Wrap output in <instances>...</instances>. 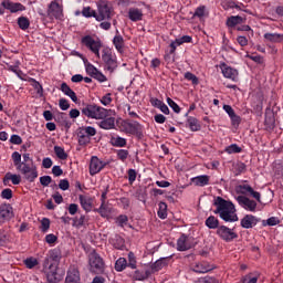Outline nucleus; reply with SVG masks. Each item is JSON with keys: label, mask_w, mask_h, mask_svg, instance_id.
Returning <instances> with one entry per match:
<instances>
[{"label": "nucleus", "mask_w": 283, "mask_h": 283, "mask_svg": "<svg viewBox=\"0 0 283 283\" xmlns=\"http://www.w3.org/2000/svg\"><path fill=\"white\" fill-rule=\"evenodd\" d=\"M259 220L253 214H247L241 219V227L243 229H253L258 224Z\"/></svg>", "instance_id": "nucleus-20"}, {"label": "nucleus", "mask_w": 283, "mask_h": 283, "mask_svg": "<svg viewBox=\"0 0 283 283\" xmlns=\"http://www.w3.org/2000/svg\"><path fill=\"white\" fill-rule=\"evenodd\" d=\"M18 25L20 30H28V28H30V19L25 17L18 18Z\"/></svg>", "instance_id": "nucleus-44"}, {"label": "nucleus", "mask_w": 283, "mask_h": 283, "mask_svg": "<svg viewBox=\"0 0 283 283\" xmlns=\"http://www.w3.org/2000/svg\"><path fill=\"white\" fill-rule=\"evenodd\" d=\"M97 72H98V69H96V66H94L93 64H87L86 65V73L90 76H96Z\"/></svg>", "instance_id": "nucleus-62"}, {"label": "nucleus", "mask_w": 283, "mask_h": 283, "mask_svg": "<svg viewBox=\"0 0 283 283\" xmlns=\"http://www.w3.org/2000/svg\"><path fill=\"white\" fill-rule=\"evenodd\" d=\"M113 45L115 46L117 52L123 54V52L125 50V39H123V35H120V34L115 35L113 39Z\"/></svg>", "instance_id": "nucleus-27"}, {"label": "nucleus", "mask_w": 283, "mask_h": 283, "mask_svg": "<svg viewBox=\"0 0 283 283\" xmlns=\"http://www.w3.org/2000/svg\"><path fill=\"white\" fill-rule=\"evenodd\" d=\"M205 17H209V11H207V7L206 6H199L196 10L195 13L192 14V19H200V21H202V19H205Z\"/></svg>", "instance_id": "nucleus-31"}, {"label": "nucleus", "mask_w": 283, "mask_h": 283, "mask_svg": "<svg viewBox=\"0 0 283 283\" xmlns=\"http://www.w3.org/2000/svg\"><path fill=\"white\" fill-rule=\"evenodd\" d=\"M167 103L175 114H180V106L171 97H167Z\"/></svg>", "instance_id": "nucleus-54"}, {"label": "nucleus", "mask_w": 283, "mask_h": 283, "mask_svg": "<svg viewBox=\"0 0 283 283\" xmlns=\"http://www.w3.org/2000/svg\"><path fill=\"white\" fill-rule=\"evenodd\" d=\"M158 207H159V210L157 211L158 218H160V220L167 219V203L161 201L159 202Z\"/></svg>", "instance_id": "nucleus-39"}, {"label": "nucleus", "mask_w": 283, "mask_h": 283, "mask_svg": "<svg viewBox=\"0 0 283 283\" xmlns=\"http://www.w3.org/2000/svg\"><path fill=\"white\" fill-rule=\"evenodd\" d=\"M66 283H81V273L76 269H71L67 271L65 279Z\"/></svg>", "instance_id": "nucleus-23"}, {"label": "nucleus", "mask_w": 283, "mask_h": 283, "mask_svg": "<svg viewBox=\"0 0 283 283\" xmlns=\"http://www.w3.org/2000/svg\"><path fill=\"white\" fill-rule=\"evenodd\" d=\"M222 75L224 78H229L233 83H238L240 81V72L237 69L229 66V64L222 62L219 64Z\"/></svg>", "instance_id": "nucleus-10"}, {"label": "nucleus", "mask_w": 283, "mask_h": 283, "mask_svg": "<svg viewBox=\"0 0 283 283\" xmlns=\"http://www.w3.org/2000/svg\"><path fill=\"white\" fill-rule=\"evenodd\" d=\"M1 7L4 10H9L11 14H15L17 12H25V6L21 4L20 2H12L10 0H4L1 2Z\"/></svg>", "instance_id": "nucleus-14"}, {"label": "nucleus", "mask_w": 283, "mask_h": 283, "mask_svg": "<svg viewBox=\"0 0 283 283\" xmlns=\"http://www.w3.org/2000/svg\"><path fill=\"white\" fill-rule=\"evenodd\" d=\"M77 136H78V145H81V147H87V145L92 143V137L85 135L83 130H81Z\"/></svg>", "instance_id": "nucleus-34"}, {"label": "nucleus", "mask_w": 283, "mask_h": 283, "mask_svg": "<svg viewBox=\"0 0 283 283\" xmlns=\"http://www.w3.org/2000/svg\"><path fill=\"white\" fill-rule=\"evenodd\" d=\"M263 38L270 43H283V34L280 33H265Z\"/></svg>", "instance_id": "nucleus-30"}, {"label": "nucleus", "mask_w": 283, "mask_h": 283, "mask_svg": "<svg viewBox=\"0 0 283 283\" xmlns=\"http://www.w3.org/2000/svg\"><path fill=\"white\" fill-rule=\"evenodd\" d=\"M102 61L104 63V70H106L111 74H114V72H116V67H118V59L116 57V54L112 52V50L105 49L102 52Z\"/></svg>", "instance_id": "nucleus-7"}, {"label": "nucleus", "mask_w": 283, "mask_h": 283, "mask_svg": "<svg viewBox=\"0 0 283 283\" xmlns=\"http://www.w3.org/2000/svg\"><path fill=\"white\" fill-rule=\"evenodd\" d=\"M128 18L130 19V21H143V10L138 9V8H130L128 10Z\"/></svg>", "instance_id": "nucleus-28"}, {"label": "nucleus", "mask_w": 283, "mask_h": 283, "mask_svg": "<svg viewBox=\"0 0 283 283\" xmlns=\"http://www.w3.org/2000/svg\"><path fill=\"white\" fill-rule=\"evenodd\" d=\"M127 175H128L129 185H134V182H136V178L138 176V172H136L135 169L130 168V169H128Z\"/></svg>", "instance_id": "nucleus-56"}, {"label": "nucleus", "mask_w": 283, "mask_h": 283, "mask_svg": "<svg viewBox=\"0 0 283 283\" xmlns=\"http://www.w3.org/2000/svg\"><path fill=\"white\" fill-rule=\"evenodd\" d=\"M109 144L112 147H127V139L118 135H113L111 136Z\"/></svg>", "instance_id": "nucleus-25"}, {"label": "nucleus", "mask_w": 283, "mask_h": 283, "mask_svg": "<svg viewBox=\"0 0 283 283\" xmlns=\"http://www.w3.org/2000/svg\"><path fill=\"white\" fill-rule=\"evenodd\" d=\"M237 202L240 205V207H242V209H245V211H251L252 213H255L258 209V202L249 199L247 196L237 197Z\"/></svg>", "instance_id": "nucleus-13"}, {"label": "nucleus", "mask_w": 283, "mask_h": 283, "mask_svg": "<svg viewBox=\"0 0 283 283\" xmlns=\"http://www.w3.org/2000/svg\"><path fill=\"white\" fill-rule=\"evenodd\" d=\"M82 17H85V19H95L96 20V10L92 9V7H84L82 9Z\"/></svg>", "instance_id": "nucleus-38"}, {"label": "nucleus", "mask_w": 283, "mask_h": 283, "mask_svg": "<svg viewBox=\"0 0 283 283\" xmlns=\"http://www.w3.org/2000/svg\"><path fill=\"white\" fill-rule=\"evenodd\" d=\"M61 92H63V94H65V96H70L71 101H73V103H77L78 102V97L76 96V93L70 87V85H67V83L63 82L61 84Z\"/></svg>", "instance_id": "nucleus-24"}, {"label": "nucleus", "mask_w": 283, "mask_h": 283, "mask_svg": "<svg viewBox=\"0 0 283 283\" xmlns=\"http://www.w3.org/2000/svg\"><path fill=\"white\" fill-rule=\"evenodd\" d=\"M23 176L29 182H34L39 178V170L36 169V166H33Z\"/></svg>", "instance_id": "nucleus-32"}, {"label": "nucleus", "mask_w": 283, "mask_h": 283, "mask_svg": "<svg viewBox=\"0 0 283 283\" xmlns=\"http://www.w3.org/2000/svg\"><path fill=\"white\" fill-rule=\"evenodd\" d=\"M165 266H167V258H161L151 265V270L158 272L165 269Z\"/></svg>", "instance_id": "nucleus-36"}, {"label": "nucleus", "mask_w": 283, "mask_h": 283, "mask_svg": "<svg viewBox=\"0 0 283 283\" xmlns=\"http://www.w3.org/2000/svg\"><path fill=\"white\" fill-rule=\"evenodd\" d=\"M20 65H21L20 62L15 63V64L8 65V70H9V72H13L14 74H17L19 76V74H21V69L19 67Z\"/></svg>", "instance_id": "nucleus-60"}, {"label": "nucleus", "mask_w": 283, "mask_h": 283, "mask_svg": "<svg viewBox=\"0 0 283 283\" xmlns=\"http://www.w3.org/2000/svg\"><path fill=\"white\" fill-rule=\"evenodd\" d=\"M34 166V163H21V165H19L17 169L23 176L24 174H28V171H30V169L33 168Z\"/></svg>", "instance_id": "nucleus-42"}, {"label": "nucleus", "mask_w": 283, "mask_h": 283, "mask_svg": "<svg viewBox=\"0 0 283 283\" xmlns=\"http://www.w3.org/2000/svg\"><path fill=\"white\" fill-rule=\"evenodd\" d=\"M220 221L218 220V218L210 216L207 220H206V227H208V229H219Z\"/></svg>", "instance_id": "nucleus-37"}, {"label": "nucleus", "mask_w": 283, "mask_h": 283, "mask_svg": "<svg viewBox=\"0 0 283 283\" xmlns=\"http://www.w3.org/2000/svg\"><path fill=\"white\" fill-rule=\"evenodd\" d=\"M46 280L49 283L61 282V275H59V272H56V265H54V263L49 264V271H46Z\"/></svg>", "instance_id": "nucleus-16"}, {"label": "nucleus", "mask_w": 283, "mask_h": 283, "mask_svg": "<svg viewBox=\"0 0 283 283\" xmlns=\"http://www.w3.org/2000/svg\"><path fill=\"white\" fill-rule=\"evenodd\" d=\"M61 258H63V255L61 254V249L50 250L48 259L44 262V266H48L50 264V260H52V262H54L55 264H59V262H61Z\"/></svg>", "instance_id": "nucleus-19"}, {"label": "nucleus", "mask_w": 283, "mask_h": 283, "mask_svg": "<svg viewBox=\"0 0 283 283\" xmlns=\"http://www.w3.org/2000/svg\"><path fill=\"white\" fill-rule=\"evenodd\" d=\"M184 77L186 78V81H191L192 85H198L200 83V81L198 80V76H196L191 72H186Z\"/></svg>", "instance_id": "nucleus-50"}, {"label": "nucleus", "mask_w": 283, "mask_h": 283, "mask_svg": "<svg viewBox=\"0 0 283 283\" xmlns=\"http://www.w3.org/2000/svg\"><path fill=\"white\" fill-rule=\"evenodd\" d=\"M113 101H114V98H112V93H106L105 95H103L99 98V103H102L104 105V107H109V105H112Z\"/></svg>", "instance_id": "nucleus-45"}, {"label": "nucleus", "mask_w": 283, "mask_h": 283, "mask_svg": "<svg viewBox=\"0 0 283 283\" xmlns=\"http://www.w3.org/2000/svg\"><path fill=\"white\" fill-rule=\"evenodd\" d=\"M23 262L27 269H34V266H39V260L32 256L27 258Z\"/></svg>", "instance_id": "nucleus-46"}, {"label": "nucleus", "mask_w": 283, "mask_h": 283, "mask_svg": "<svg viewBox=\"0 0 283 283\" xmlns=\"http://www.w3.org/2000/svg\"><path fill=\"white\" fill-rule=\"evenodd\" d=\"M244 21V18L240 15H231L227 19L226 25L227 28H235V25H240Z\"/></svg>", "instance_id": "nucleus-29"}, {"label": "nucleus", "mask_w": 283, "mask_h": 283, "mask_svg": "<svg viewBox=\"0 0 283 283\" xmlns=\"http://www.w3.org/2000/svg\"><path fill=\"white\" fill-rule=\"evenodd\" d=\"M230 119L232 127H240V123H242L240 115L234 113V115L230 116Z\"/></svg>", "instance_id": "nucleus-57"}, {"label": "nucleus", "mask_w": 283, "mask_h": 283, "mask_svg": "<svg viewBox=\"0 0 283 283\" xmlns=\"http://www.w3.org/2000/svg\"><path fill=\"white\" fill-rule=\"evenodd\" d=\"M2 200H12V189L7 188L1 191Z\"/></svg>", "instance_id": "nucleus-58"}, {"label": "nucleus", "mask_w": 283, "mask_h": 283, "mask_svg": "<svg viewBox=\"0 0 283 283\" xmlns=\"http://www.w3.org/2000/svg\"><path fill=\"white\" fill-rule=\"evenodd\" d=\"M54 154L60 160H67V153L61 146H54Z\"/></svg>", "instance_id": "nucleus-41"}, {"label": "nucleus", "mask_w": 283, "mask_h": 283, "mask_svg": "<svg viewBox=\"0 0 283 283\" xmlns=\"http://www.w3.org/2000/svg\"><path fill=\"white\" fill-rule=\"evenodd\" d=\"M242 283H258V276L251 277V274H248L241 279Z\"/></svg>", "instance_id": "nucleus-63"}, {"label": "nucleus", "mask_w": 283, "mask_h": 283, "mask_svg": "<svg viewBox=\"0 0 283 283\" xmlns=\"http://www.w3.org/2000/svg\"><path fill=\"white\" fill-rule=\"evenodd\" d=\"M101 129H114L116 127V118L105 117L99 123Z\"/></svg>", "instance_id": "nucleus-26"}, {"label": "nucleus", "mask_w": 283, "mask_h": 283, "mask_svg": "<svg viewBox=\"0 0 283 283\" xmlns=\"http://www.w3.org/2000/svg\"><path fill=\"white\" fill-rule=\"evenodd\" d=\"M127 222H129V218L126 214H120L116 218V223L118 224V227H125V224H127Z\"/></svg>", "instance_id": "nucleus-55"}, {"label": "nucleus", "mask_w": 283, "mask_h": 283, "mask_svg": "<svg viewBox=\"0 0 283 283\" xmlns=\"http://www.w3.org/2000/svg\"><path fill=\"white\" fill-rule=\"evenodd\" d=\"M82 45L87 48L97 59H101V48H103V43L101 39L94 38L92 35H85L81 39Z\"/></svg>", "instance_id": "nucleus-5"}, {"label": "nucleus", "mask_w": 283, "mask_h": 283, "mask_svg": "<svg viewBox=\"0 0 283 283\" xmlns=\"http://www.w3.org/2000/svg\"><path fill=\"white\" fill-rule=\"evenodd\" d=\"M217 235H219V238H221V240H224L226 242H231L235 240V238H238V233H235L227 226H220L217 229Z\"/></svg>", "instance_id": "nucleus-12"}, {"label": "nucleus", "mask_w": 283, "mask_h": 283, "mask_svg": "<svg viewBox=\"0 0 283 283\" xmlns=\"http://www.w3.org/2000/svg\"><path fill=\"white\" fill-rule=\"evenodd\" d=\"M221 7L223 10H233L235 9V1L234 0H222Z\"/></svg>", "instance_id": "nucleus-49"}, {"label": "nucleus", "mask_w": 283, "mask_h": 283, "mask_svg": "<svg viewBox=\"0 0 283 283\" xmlns=\"http://www.w3.org/2000/svg\"><path fill=\"white\" fill-rule=\"evenodd\" d=\"M216 269V265L209 263L208 261H197L190 265V270L193 271V273H209V271H213Z\"/></svg>", "instance_id": "nucleus-11"}, {"label": "nucleus", "mask_w": 283, "mask_h": 283, "mask_svg": "<svg viewBox=\"0 0 283 283\" xmlns=\"http://www.w3.org/2000/svg\"><path fill=\"white\" fill-rule=\"evenodd\" d=\"M46 14L51 21H53V19L63 21V4L59 3V0L51 1Z\"/></svg>", "instance_id": "nucleus-8"}, {"label": "nucleus", "mask_w": 283, "mask_h": 283, "mask_svg": "<svg viewBox=\"0 0 283 283\" xmlns=\"http://www.w3.org/2000/svg\"><path fill=\"white\" fill-rule=\"evenodd\" d=\"M12 160H13V165L14 167H19V165H21V155L19 154V151H14L11 156Z\"/></svg>", "instance_id": "nucleus-61"}, {"label": "nucleus", "mask_w": 283, "mask_h": 283, "mask_svg": "<svg viewBox=\"0 0 283 283\" xmlns=\"http://www.w3.org/2000/svg\"><path fill=\"white\" fill-rule=\"evenodd\" d=\"M178 249H189V238L182 234L177 241Z\"/></svg>", "instance_id": "nucleus-43"}, {"label": "nucleus", "mask_w": 283, "mask_h": 283, "mask_svg": "<svg viewBox=\"0 0 283 283\" xmlns=\"http://www.w3.org/2000/svg\"><path fill=\"white\" fill-rule=\"evenodd\" d=\"M120 132L130 134L132 136H143V125L135 120L125 119L119 123Z\"/></svg>", "instance_id": "nucleus-6"}, {"label": "nucleus", "mask_w": 283, "mask_h": 283, "mask_svg": "<svg viewBox=\"0 0 283 283\" xmlns=\"http://www.w3.org/2000/svg\"><path fill=\"white\" fill-rule=\"evenodd\" d=\"M125 269H127V260H125V258H119L115 262V271L120 273V272L125 271Z\"/></svg>", "instance_id": "nucleus-40"}, {"label": "nucleus", "mask_w": 283, "mask_h": 283, "mask_svg": "<svg viewBox=\"0 0 283 283\" xmlns=\"http://www.w3.org/2000/svg\"><path fill=\"white\" fill-rule=\"evenodd\" d=\"M247 59H250V61H254V63H258L259 65H264V57L262 55H245Z\"/></svg>", "instance_id": "nucleus-53"}, {"label": "nucleus", "mask_w": 283, "mask_h": 283, "mask_svg": "<svg viewBox=\"0 0 283 283\" xmlns=\"http://www.w3.org/2000/svg\"><path fill=\"white\" fill-rule=\"evenodd\" d=\"M211 180V177L208 175H200L197 177H192L190 182L195 185V187H207Z\"/></svg>", "instance_id": "nucleus-22"}, {"label": "nucleus", "mask_w": 283, "mask_h": 283, "mask_svg": "<svg viewBox=\"0 0 283 283\" xmlns=\"http://www.w3.org/2000/svg\"><path fill=\"white\" fill-rule=\"evenodd\" d=\"M227 154H240L242 153V148L237 144H232L226 148Z\"/></svg>", "instance_id": "nucleus-52"}, {"label": "nucleus", "mask_w": 283, "mask_h": 283, "mask_svg": "<svg viewBox=\"0 0 283 283\" xmlns=\"http://www.w3.org/2000/svg\"><path fill=\"white\" fill-rule=\"evenodd\" d=\"M214 205L217 207L214 213H219L221 220H224V222H238V213H235L233 202L218 197Z\"/></svg>", "instance_id": "nucleus-1"}, {"label": "nucleus", "mask_w": 283, "mask_h": 283, "mask_svg": "<svg viewBox=\"0 0 283 283\" xmlns=\"http://www.w3.org/2000/svg\"><path fill=\"white\" fill-rule=\"evenodd\" d=\"M14 212L12 211V206L2 205L0 206V224L1 222H6V220H10L13 218Z\"/></svg>", "instance_id": "nucleus-17"}, {"label": "nucleus", "mask_w": 283, "mask_h": 283, "mask_svg": "<svg viewBox=\"0 0 283 283\" xmlns=\"http://www.w3.org/2000/svg\"><path fill=\"white\" fill-rule=\"evenodd\" d=\"M117 158L122 163H125V160H127L129 158V150H127V149L117 150Z\"/></svg>", "instance_id": "nucleus-51"}, {"label": "nucleus", "mask_w": 283, "mask_h": 283, "mask_svg": "<svg viewBox=\"0 0 283 283\" xmlns=\"http://www.w3.org/2000/svg\"><path fill=\"white\" fill-rule=\"evenodd\" d=\"M263 227H276V224H280V219L277 217H271L268 220L262 221Z\"/></svg>", "instance_id": "nucleus-47"}, {"label": "nucleus", "mask_w": 283, "mask_h": 283, "mask_svg": "<svg viewBox=\"0 0 283 283\" xmlns=\"http://www.w3.org/2000/svg\"><path fill=\"white\" fill-rule=\"evenodd\" d=\"M88 266L90 272L94 273V275H103L105 273V260L96 252V250H93L88 254Z\"/></svg>", "instance_id": "nucleus-3"}, {"label": "nucleus", "mask_w": 283, "mask_h": 283, "mask_svg": "<svg viewBox=\"0 0 283 283\" xmlns=\"http://www.w3.org/2000/svg\"><path fill=\"white\" fill-rule=\"evenodd\" d=\"M78 201H80L82 209H84V211H86V213H90V211H92V209L94 208V198L91 196L80 195Z\"/></svg>", "instance_id": "nucleus-15"}, {"label": "nucleus", "mask_w": 283, "mask_h": 283, "mask_svg": "<svg viewBox=\"0 0 283 283\" xmlns=\"http://www.w3.org/2000/svg\"><path fill=\"white\" fill-rule=\"evenodd\" d=\"M10 181L12 182V185H21V175L7 172L2 179L4 187H10Z\"/></svg>", "instance_id": "nucleus-21"}, {"label": "nucleus", "mask_w": 283, "mask_h": 283, "mask_svg": "<svg viewBox=\"0 0 283 283\" xmlns=\"http://www.w3.org/2000/svg\"><path fill=\"white\" fill-rule=\"evenodd\" d=\"M81 112L83 116L93 120H103V118L109 116V111L107 108L95 103L83 104Z\"/></svg>", "instance_id": "nucleus-2"}, {"label": "nucleus", "mask_w": 283, "mask_h": 283, "mask_svg": "<svg viewBox=\"0 0 283 283\" xmlns=\"http://www.w3.org/2000/svg\"><path fill=\"white\" fill-rule=\"evenodd\" d=\"M106 167V161L101 160L97 156H92L88 164V174L90 176H96V174H101Z\"/></svg>", "instance_id": "nucleus-9"}, {"label": "nucleus", "mask_w": 283, "mask_h": 283, "mask_svg": "<svg viewBox=\"0 0 283 283\" xmlns=\"http://www.w3.org/2000/svg\"><path fill=\"white\" fill-rule=\"evenodd\" d=\"M193 41V38L191 35H184L179 39H177V45H182L185 43H191Z\"/></svg>", "instance_id": "nucleus-59"}, {"label": "nucleus", "mask_w": 283, "mask_h": 283, "mask_svg": "<svg viewBox=\"0 0 283 283\" xmlns=\"http://www.w3.org/2000/svg\"><path fill=\"white\" fill-rule=\"evenodd\" d=\"M240 193H243V195H247V193H250V196H252V198H254V200H256L258 202H261V195L260 192L253 190V188L250 186V185H240L238 187Z\"/></svg>", "instance_id": "nucleus-18"}, {"label": "nucleus", "mask_w": 283, "mask_h": 283, "mask_svg": "<svg viewBox=\"0 0 283 283\" xmlns=\"http://www.w3.org/2000/svg\"><path fill=\"white\" fill-rule=\"evenodd\" d=\"M149 275H151V271H149V270H146V271L136 270L134 277H135V280L143 282V281L147 280V277H149Z\"/></svg>", "instance_id": "nucleus-35"}, {"label": "nucleus", "mask_w": 283, "mask_h": 283, "mask_svg": "<svg viewBox=\"0 0 283 283\" xmlns=\"http://www.w3.org/2000/svg\"><path fill=\"white\" fill-rule=\"evenodd\" d=\"M40 222H41L40 230L42 231V233H48V231H50V224H51L50 219L42 218Z\"/></svg>", "instance_id": "nucleus-48"}, {"label": "nucleus", "mask_w": 283, "mask_h": 283, "mask_svg": "<svg viewBox=\"0 0 283 283\" xmlns=\"http://www.w3.org/2000/svg\"><path fill=\"white\" fill-rule=\"evenodd\" d=\"M198 283H218V280H216V277L212 276H205L200 279Z\"/></svg>", "instance_id": "nucleus-64"}, {"label": "nucleus", "mask_w": 283, "mask_h": 283, "mask_svg": "<svg viewBox=\"0 0 283 283\" xmlns=\"http://www.w3.org/2000/svg\"><path fill=\"white\" fill-rule=\"evenodd\" d=\"M188 127L191 132H200L201 129V125L200 122L198 120V118L196 117H189L187 120Z\"/></svg>", "instance_id": "nucleus-33"}, {"label": "nucleus", "mask_w": 283, "mask_h": 283, "mask_svg": "<svg viewBox=\"0 0 283 283\" xmlns=\"http://www.w3.org/2000/svg\"><path fill=\"white\" fill-rule=\"evenodd\" d=\"M96 8V21H109L114 17V7L109 0H98Z\"/></svg>", "instance_id": "nucleus-4"}]
</instances>
